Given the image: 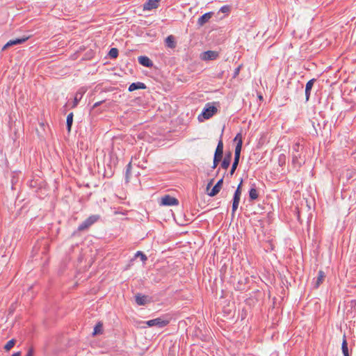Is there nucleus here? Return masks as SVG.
<instances>
[{
	"mask_svg": "<svg viewBox=\"0 0 356 356\" xmlns=\"http://www.w3.org/2000/svg\"><path fill=\"white\" fill-rule=\"evenodd\" d=\"M214 103H207L203 108L201 114L198 115L199 121L208 120L211 118L218 111L217 108L213 105Z\"/></svg>",
	"mask_w": 356,
	"mask_h": 356,
	"instance_id": "nucleus-1",
	"label": "nucleus"
},
{
	"mask_svg": "<svg viewBox=\"0 0 356 356\" xmlns=\"http://www.w3.org/2000/svg\"><path fill=\"white\" fill-rule=\"evenodd\" d=\"M99 219V215H92L89 216L87 219H86L79 225L78 230L84 231L88 229L90 227H91L93 224L97 222Z\"/></svg>",
	"mask_w": 356,
	"mask_h": 356,
	"instance_id": "nucleus-2",
	"label": "nucleus"
},
{
	"mask_svg": "<svg viewBox=\"0 0 356 356\" xmlns=\"http://www.w3.org/2000/svg\"><path fill=\"white\" fill-rule=\"evenodd\" d=\"M170 323L169 320L164 319L161 317L151 319L145 322L149 327L156 326L159 328L164 327Z\"/></svg>",
	"mask_w": 356,
	"mask_h": 356,
	"instance_id": "nucleus-3",
	"label": "nucleus"
},
{
	"mask_svg": "<svg viewBox=\"0 0 356 356\" xmlns=\"http://www.w3.org/2000/svg\"><path fill=\"white\" fill-rule=\"evenodd\" d=\"M241 189L236 188L234 193V197H233V200H232V213L233 216L238 207V204H239L240 200H241Z\"/></svg>",
	"mask_w": 356,
	"mask_h": 356,
	"instance_id": "nucleus-4",
	"label": "nucleus"
},
{
	"mask_svg": "<svg viewBox=\"0 0 356 356\" xmlns=\"http://www.w3.org/2000/svg\"><path fill=\"white\" fill-rule=\"evenodd\" d=\"M151 300V297L146 295H143L142 293H137L135 296L136 303L139 306H145L147 303H149Z\"/></svg>",
	"mask_w": 356,
	"mask_h": 356,
	"instance_id": "nucleus-5",
	"label": "nucleus"
},
{
	"mask_svg": "<svg viewBox=\"0 0 356 356\" xmlns=\"http://www.w3.org/2000/svg\"><path fill=\"white\" fill-rule=\"evenodd\" d=\"M30 36H23L20 38H16L15 40H9L2 48V50H6L8 47L13 46V45H17L20 44H23L26 41H27L29 39Z\"/></svg>",
	"mask_w": 356,
	"mask_h": 356,
	"instance_id": "nucleus-6",
	"label": "nucleus"
},
{
	"mask_svg": "<svg viewBox=\"0 0 356 356\" xmlns=\"http://www.w3.org/2000/svg\"><path fill=\"white\" fill-rule=\"evenodd\" d=\"M161 204L165 206L178 205L179 201L177 198L169 195H165L161 199Z\"/></svg>",
	"mask_w": 356,
	"mask_h": 356,
	"instance_id": "nucleus-7",
	"label": "nucleus"
},
{
	"mask_svg": "<svg viewBox=\"0 0 356 356\" xmlns=\"http://www.w3.org/2000/svg\"><path fill=\"white\" fill-rule=\"evenodd\" d=\"M240 156H241V152L239 150V146H238V147H235L234 159V162L232 165L231 170L229 172V174L231 176L234 175V173L238 165L239 160H240Z\"/></svg>",
	"mask_w": 356,
	"mask_h": 356,
	"instance_id": "nucleus-8",
	"label": "nucleus"
},
{
	"mask_svg": "<svg viewBox=\"0 0 356 356\" xmlns=\"http://www.w3.org/2000/svg\"><path fill=\"white\" fill-rule=\"evenodd\" d=\"M218 56V53L215 51H207L203 52L200 55V58L203 60H213L217 58Z\"/></svg>",
	"mask_w": 356,
	"mask_h": 356,
	"instance_id": "nucleus-9",
	"label": "nucleus"
},
{
	"mask_svg": "<svg viewBox=\"0 0 356 356\" xmlns=\"http://www.w3.org/2000/svg\"><path fill=\"white\" fill-rule=\"evenodd\" d=\"M85 93V90L83 89H79L74 95L73 101L71 104V108H75L79 102L81 100L83 95Z\"/></svg>",
	"mask_w": 356,
	"mask_h": 356,
	"instance_id": "nucleus-10",
	"label": "nucleus"
},
{
	"mask_svg": "<svg viewBox=\"0 0 356 356\" xmlns=\"http://www.w3.org/2000/svg\"><path fill=\"white\" fill-rule=\"evenodd\" d=\"M249 194V200L250 201H254L258 199L259 197V193L257 191V188L256 187L255 183H251L250 184V188L248 191Z\"/></svg>",
	"mask_w": 356,
	"mask_h": 356,
	"instance_id": "nucleus-11",
	"label": "nucleus"
},
{
	"mask_svg": "<svg viewBox=\"0 0 356 356\" xmlns=\"http://www.w3.org/2000/svg\"><path fill=\"white\" fill-rule=\"evenodd\" d=\"M223 184V177L220 179L217 183L215 184V186L213 187V188L211 190L210 192L208 193V195L210 197H214L220 191L222 186Z\"/></svg>",
	"mask_w": 356,
	"mask_h": 356,
	"instance_id": "nucleus-12",
	"label": "nucleus"
},
{
	"mask_svg": "<svg viewBox=\"0 0 356 356\" xmlns=\"http://www.w3.org/2000/svg\"><path fill=\"white\" fill-rule=\"evenodd\" d=\"M213 12H208L202 15L201 17H199L197 20V24L200 26H203L206 23H207L209 19L213 17Z\"/></svg>",
	"mask_w": 356,
	"mask_h": 356,
	"instance_id": "nucleus-13",
	"label": "nucleus"
},
{
	"mask_svg": "<svg viewBox=\"0 0 356 356\" xmlns=\"http://www.w3.org/2000/svg\"><path fill=\"white\" fill-rule=\"evenodd\" d=\"M161 0H148L143 5L144 10H151L152 9L157 8L159 6V2Z\"/></svg>",
	"mask_w": 356,
	"mask_h": 356,
	"instance_id": "nucleus-14",
	"label": "nucleus"
},
{
	"mask_svg": "<svg viewBox=\"0 0 356 356\" xmlns=\"http://www.w3.org/2000/svg\"><path fill=\"white\" fill-rule=\"evenodd\" d=\"M138 63L145 67H152L153 66V62L146 56H140L138 57Z\"/></svg>",
	"mask_w": 356,
	"mask_h": 356,
	"instance_id": "nucleus-15",
	"label": "nucleus"
},
{
	"mask_svg": "<svg viewBox=\"0 0 356 356\" xmlns=\"http://www.w3.org/2000/svg\"><path fill=\"white\" fill-rule=\"evenodd\" d=\"M325 275L323 270H319L318 273V276L316 280L313 281V286L314 289H318L320 285L323 283Z\"/></svg>",
	"mask_w": 356,
	"mask_h": 356,
	"instance_id": "nucleus-16",
	"label": "nucleus"
},
{
	"mask_svg": "<svg viewBox=\"0 0 356 356\" xmlns=\"http://www.w3.org/2000/svg\"><path fill=\"white\" fill-rule=\"evenodd\" d=\"M222 155H223V143H222V139L220 138L218 143L213 157L222 159Z\"/></svg>",
	"mask_w": 356,
	"mask_h": 356,
	"instance_id": "nucleus-17",
	"label": "nucleus"
},
{
	"mask_svg": "<svg viewBox=\"0 0 356 356\" xmlns=\"http://www.w3.org/2000/svg\"><path fill=\"white\" fill-rule=\"evenodd\" d=\"M315 81H316V79H310L309 81H307V83H306V86H305L306 101H308L309 99L311 90H312V88Z\"/></svg>",
	"mask_w": 356,
	"mask_h": 356,
	"instance_id": "nucleus-18",
	"label": "nucleus"
},
{
	"mask_svg": "<svg viewBox=\"0 0 356 356\" xmlns=\"http://www.w3.org/2000/svg\"><path fill=\"white\" fill-rule=\"evenodd\" d=\"M232 152H228L225 154L222 163H221V168L223 169H227L230 165L231 159H232Z\"/></svg>",
	"mask_w": 356,
	"mask_h": 356,
	"instance_id": "nucleus-19",
	"label": "nucleus"
},
{
	"mask_svg": "<svg viewBox=\"0 0 356 356\" xmlns=\"http://www.w3.org/2000/svg\"><path fill=\"white\" fill-rule=\"evenodd\" d=\"M147 88L146 85L144 83L142 82H136L132 83L128 88V90L129 92H133L136 90L138 89H145Z\"/></svg>",
	"mask_w": 356,
	"mask_h": 356,
	"instance_id": "nucleus-20",
	"label": "nucleus"
},
{
	"mask_svg": "<svg viewBox=\"0 0 356 356\" xmlns=\"http://www.w3.org/2000/svg\"><path fill=\"white\" fill-rule=\"evenodd\" d=\"M42 245V249L41 250L42 254H45L48 250V240L44 239L40 243H38L36 245L34 246L33 250H38L40 248V246Z\"/></svg>",
	"mask_w": 356,
	"mask_h": 356,
	"instance_id": "nucleus-21",
	"label": "nucleus"
},
{
	"mask_svg": "<svg viewBox=\"0 0 356 356\" xmlns=\"http://www.w3.org/2000/svg\"><path fill=\"white\" fill-rule=\"evenodd\" d=\"M165 44L168 47L174 49L176 47V42L173 35H170L165 38Z\"/></svg>",
	"mask_w": 356,
	"mask_h": 356,
	"instance_id": "nucleus-22",
	"label": "nucleus"
},
{
	"mask_svg": "<svg viewBox=\"0 0 356 356\" xmlns=\"http://www.w3.org/2000/svg\"><path fill=\"white\" fill-rule=\"evenodd\" d=\"M102 332H103V323L101 321H99L94 327L92 335L95 336L97 334H100L102 333Z\"/></svg>",
	"mask_w": 356,
	"mask_h": 356,
	"instance_id": "nucleus-23",
	"label": "nucleus"
},
{
	"mask_svg": "<svg viewBox=\"0 0 356 356\" xmlns=\"http://www.w3.org/2000/svg\"><path fill=\"white\" fill-rule=\"evenodd\" d=\"M341 350H342V353L344 356H350L349 353H348V348L346 337L345 335L343 336V339L342 344H341Z\"/></svg>",
	"mask_w": 356,
	"mask_h": 356,
	"instance_id": "nucleus-24",
	"label": "nucleus"
},
{
	"mask_svg": "<svg viewBox=\"0 0 356 356\" xmlns=\"http://www.w3.org/2000/svg\"><path fill=\"white\" fill-rule=\"evenodd\" d=\"M234 141L237 142L236 147L239 146V150L241 152V148L243 145V138L241 133H238L235 136Z\"/></svg>",
	"mask_w": 356,
	"mask_h": 356,
	"instance_id": "nucleus-25",
	"label": "nucleus"
},
{
	"mask_svg": "<svg viewBox=\"0 0 356 356\" xmlns=\"http://www.w3.org/2000/svg\"><path fill=\"white\" fill-rule=\"evenodd\" d=\"M118 49L117 48L113 47L108 51V56L111 59L116 58L118 56Z\"/></svg>",
	"mask_w": 356,
	"mask_h": 356,
	"instance_id": "nucleus-26",
	"label": "nucleus"
},
{
	"mask_svg": "<svg viewBox=\"0 0 356 356\" xmlns=\"http://www.w3.org/2000/svg\"><path fill=\"white\" fill-rule=\"evenodd\" d=\"M15 342L16 341L13 339L8 341L4 346V349L6 350H10L15 346Z\"/></svg>",
	"mask_w": 356,
	"mask_h": 356,
	"instance_id": "nucleus-27",
	"label": "nucleus"
},
{
	"mask_svg": "<svg viewBox=\"0 0 356 356\" xmlns=\"http://www.w3.org/2000/svg\"><path fill=\"white\" fill-rule=\"evenodd\" d=\"M72 122H73V113H68V132L70 131Z\"/></svg>",
	"mask_w": 356,
	"mask_h": 356,
	"instance_id": "nucleus-28",
	"label": "nucleus"
},
{
	"mask_svg": "<svg viewBox=\"0 0 356 356\" xmlns=\"http://www.w3.org/2000/svg\"><path fill=\"white\" fill-rule=\"evenodd\" d=\"M136 257H140L143 261H145L147 259V256L142 252L138 251L136 253Z\"/></svg>",
	"mask_w": 356,
	"mask_h": 356,
	"instance_id": "nucleus-29",
	"label": "nucleus"
},
{
	"mask_svg": "<svg viewBox=\"0 0 356 356\" xmlns=\"http://www.w3.org/2000/svg\"><path fill=\"white\" fill-rule=\"evenodd\" d=\"M230 11V7L227 5L223 6L220 8V12L223 13H227Z\"/></svg>",
	"mask_w": 356,
	"mask_h": 356,
	"instance_id": "nucleus-30",
	"label": "nucleus"
},
{
	"mask_svg": "<svg viewBox=\"0 0 356 356\" xmlns=\"http://www.w3.org/2000/svg\"><path fill=\"white\" fill-rule=\"evenodd\" d=\"M221 161V159H218V158H216V157H213V165H212V168L213 169H215L217 165H218L219 162Z\"/></svg>",
	"mask_w": 356,
	"mask_h": 356,
	"instance_id": "nucleus-31",
	"label": "nucleus"
},
{
	"mask_svg": "<svg viewBox=\"0 0 356 356\" xmlns=\"http://www.w3.org/2000/svg\"><path fill=\"white\" fill-rule=\"evenodd\" d=\"M33 354H34L33 348H30L28 350V352L26 353L25 356H33Z\"/></svg>",
	"mask_w": 356,
	"mask_h": 356,
	"instance_id": "nucleus-32",
	"label": "nucleus"
},
{
	"mask_svg": "<svg viewBox=\"0 0 356 356\" xmlns=\"http://www.w3.org/2000/svg\"><path fill=\"white\" fill-rule=\"evenodd\" d=\"M299 154H293L292 161L293 163H296L298 161Z\"/></svg>",
	"mask_w": 356,
	"mask_h": 356,
	"instance_id": "nucleus-33",
	"label": "nucleus"
},
{
	"mask_svg": "<svg viewBox=\"0 0 356 356\" xmlns=\"http://www.w3.org/2000/svg\"><path fill=\"white\" fill-rule=\"evenodd\" d=\"M239 71H240V67H238L234 70V75H233L234 78H235L238 76V74H239Z\"/></svg>",
	"mask_w": 356,
	"mask_h": 356,
	"instance_id": "nucleus-34",
	"label": "nucleus"
},
{
	"mask_svg": "<svg viewBox=\"0 0 356 356\" xmlns=\"http://www.w3.org/2000/svg\"><path fill=\"white\" fill-rule=\"evenodd\" d=\"M103 102H104V101H99V102H97L93 104L92 108H97V106H100Z\"/></svg>",
	"mask_w": 356,
	"mask_h": 356,
	"instance_id": "nucleus-35",
	"label": "nucleus"
},
{
	"mask_svg": "<svg viewBox=\"0 0 356 356\" xmlns=\"http://www.w3.org/2000/svg\"><path fill=\"white\" fill-rule=\"evenodd\" d=\"M279 162L281 165L284 163V156H283V159H282V155L280 156Z\"/></svg>",
	"mask_w": 356,
	"mask_h": 356,
	"instance_id": "nucleus-36",
	"label": "nucleus"
},
{
	"mask_svg": "<svg viewBox=\"0 0 356 356\" xmlns=\"http://www.w3.org/2000/svg\"><path fill=\"white\" fill-rule=\"evenodd\" d=\"M131 163H129L127 165V172H127V175L128 173H129V172H130V171H131Z\"/></svg>",
	"mask_w": 356,
	"mask_h": 356,
	"instance_id": "nucleus-37",
	"label": "nucleus"
},
{
	"mask_svg": "<svg viewBox=\"0 0 356 356\" xmlns=\"http://www.w3.org/2000/svg\"><path fill=\"white\" fill-rule=\"evenodd\" d=\"M298 147H299V144L298 143H296V145H294L293 147V149L294 151H296V152H298Z\"/></svg>",
	"mask_w": 356,
	"mask_h": 356,
	"instance_id": "nucleus-38",
	"label": "nucleus"
},
{
	"mask_svg": "<svg viewBox=\"0 0 356 356\" xmlns=\"http://www.w3.org/2000/svg\"><path fill=\"white\" fill-rule=\"evenodd\" d=\"M242 184H243V179H241V181L239 183V184L238 185L237 188H239V189H241L242 188Z\"/></svg>",
	"mask_w": 356,
	"mask_h": 356,
	"instance_id": "nucleus-39",
	"label": "nucleus"
},
{
	"mask_svg": "<svg viewBox=\"0 0 356 356\" xmlns=\"http://www.w3.org/2000/svg\"><path fill=\"white\" fill-rule=\"evenodd\" d=\"M40 127L43 129L44 130V127H45V124L44 122H40Z\"/></svg>",
	"mask_w": 356,
	"mask_h": 356,
	"instance_id": "nucleus-40",
	"label": "nucleus"
},
{
	"mask_svg": "<svg viewBox=\"0 0 356 356\" xmlns=\"http://www.w3.org/2000/svg\"><path fill=\"white\" fill-rule=\"evenodd\" d=\"M213 179H211L207 184V188L209 189V187L212 185Z\"/></svg>",
	"mask_w": 356,
	"mask_h": 356,
	"instance_id": "nucleus-41",
	"label": "nucleus"
},
{
	"mask_svg": "<svg viewBox=\"0 0 356 356\" xmlns=\"http://www.w3.org/2000/svg\"><path fill=\"white\" fill-rule=\"evenodd\" d=\"M12 356H21V353L20 352L15 353L12 355Z\"/></svg>",
	"mask_w": 356,
	"mask_h": 356,
	"instance_id": "nucleus-42",
	"label": "nucleus"
},
{
	"mask_svg": "<svg viewBox=\"0 0 356 356\" xmlns=\"http://www.w3.org/2000/svg\"><path fill=\"white\" fill-rule=\"evenodd\" d=\"M67 108V104H65L64 106H63V112H65V109Z\"/></svg>",
	"mask_w": 356,
	"mask_h": 356,
	"instance_id": "nucleus-43",
	"label": "nucleus"
},
{
	"mask_svg": "<svg viewBox=\"0 0 356 356\" xmlns=\"http://www.w3.org/2000/svg\"><path fill=\"white\" fill-rule=\"evenodd\" d=\"M36 131L38 132V134L39 136H40V132H39L38 129H36Z\"/></svg>",
	"mask_w": 356,
	"mask_h": 356,
	"instance_id": "nucleus-44",
	"label": "nucleus"
}]
</instances>
